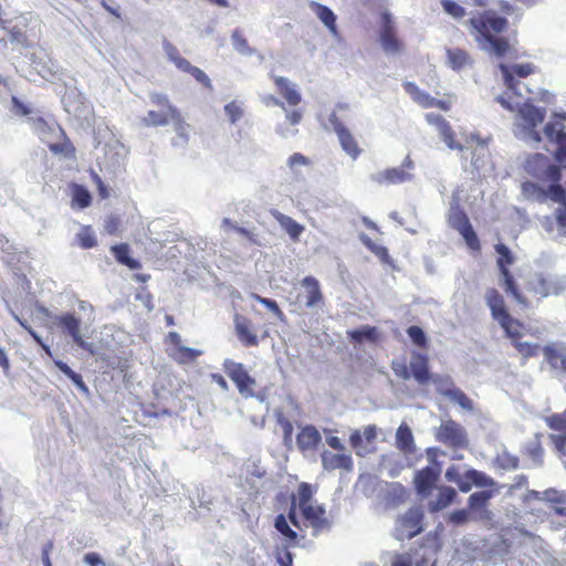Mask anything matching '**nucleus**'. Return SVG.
<instances>
[{"mask_svg":"<svg viewBox=\"0 0 566 566\" xmlns=\"http://www.w3.org/2000/svg\"><path fill=\"white\" fill-rule=\"evenodd\" d=\"M485 303L490 308L492 318L502 327L505 336L511 339V344L522 356L523 360L526 361L532 357H536L543 347L535 343L522 342L525 325L510 314L504 296L497 289L489 287L485 291Z\"/></svg>","mask_w":566,"mask_h":566,"instance_id":"1","label":"nucleus"},{"mask_svg":"<svg viewBox=\"0 0 566 566\" xmlns=\"http://www.w3.org/2000/svg\"><path fill=\"white\" fill-rule=\"evenodd\" d=\"M565 289V283L559 276L545 272H533L523 277L522 284L515 279L513 289L505 287L503 291L522 308H530L534 302L538 303L546 297L557 296Z\"/></svg>","mask_w":566,"mask_h":566,"instance_id":"2","label":"nucleus"},{"mask_svg":"<svg viewBox=\"0 0 566 566\" xmlns=\"http://www.w3.org/2000/svg\"><path fill=\"white\" fill-rule=\"evenodd\" d=\"M467 24L475 41L480 44L488 43L497 57H503L511 52L509 40L504 36H496L506 31L509 27L506 18L499 15L493 10H484L471 17Z\"/></svg>","mask_w":566,"mask_h":566,"instance_id":"3","label":"nucleus"},{"mask_svg":"<svg viewBox=\"0 0 566 566\" xmlns=\"http://www.w3.org/2000/svg\"><path fill=\"white\" fill-rule=\"evenodd\" d=\"M527 171L537 178L544 177L552 181L547 188H543L536 184H528L533 189L535 199L538 202H546L548 199L562 207L566 203V189L559 184L562 178L560 168L549 163V159L543 154H535L526 161Z\"/></svg>","mask_w":566,"mask_h":566,"instance_id":"4","label":"nucleus"},{"mask_svg":"<svg viewBox=\"0 0 566 566\" xmlns=\"http://www.w3.org/2000/svg\"><path fill=\"white\" fill-rule=\"evenodd\" d=\"M313 495L314 490L311 484L306 482L300 483L296 496H292V503L287 515L291 523L298 527V521L296 517V507L298 506L303 517L308 522V524L316 531H322L328 527L326 511L322 505L312 504Z\"/></svg>","mask_w":566,"mask_h":566,"instance_id":"5","label":"nucleus"},{"mask_svg":"<svg viewBox=\"0 0 566 566\" xmlns=\"http://www.w3.org/2000/svg\"><path fill=\"white\" fill-rule=\"evenodd\" d=\"M32 124L39 138L48 145L51 153L65 158L75 157L74 145L59 124L49 123L43 117L33 118Z\"/></svg>","mask_w":566,"mask_h":566,"instance_id":"6","label":"nucleus"},{"mask_svg":"<svg viewBox=\"0 0 566 566\" xmlns=\"http://www.w3.org/2000/svg\"><path fill=\"white\" fill-rule=\"evenodd\" d=\"M444 478L448 482L457 484L462 493H468L473 486L494 488L496 482L484 472L476 469H468L462 472L459 465L452 464L447 468Z\"/></svg>","mask_w":566,"mask_h":566,"instance_id":"7","label":"nucleus"},{"mask_svg":"<svg viewBox=\"0 0 566 566\" xmlns=\"http://www.w3.org/2000/svg\"><path fill=\"white\" fill-rule=\"evenodd\" d=\"M434 438L438 442L453 450H464L469 447L467 430L452 419L444 420L434 430Z\"/></svg>","mask_w":566,"mask_h":566,"instance_id":"8","label":"nucleus"},{"mask_svg":"<svg viewBox=\"0 0 566 566\" xmlns=\"http://www.w3.org/2000/svg\"><path fill=\"white\" fill-rule=\"evenodd\" d=\"M546 116L545 108L536 107L530 101L523 103L517 111V117L520 119V126L527 137L536 143L542 140V136L537 130Z\"/></svg>","mask_w":566,"mask_h":566,"instance_id":"9","label":"nucleus"},{"mask_svg":"<svg viewBox=\"0 0 566 566\" xmlns=\"http://www.w3.org/2000/svg\"><path fill=\"white\" fill-rule=\"evenodd\" d=\"M54 324L63 334L70 336L76 346L91 354L94 353L93 344L86 342L81 334V319L74 313L66 312L55 316Z\"/></svg>","mask_w":566,"mask_h":566,"instance_id":"10","label":"nucleus"},{"mask_svg":"<svg viewBox=\"0 0 566 566\" xmlns=\"http://www.w3.org/2000/svg\"><path fill=\"white\" fill-rule=\"evenodd\" d=\"M499 70L502 74L504 85L509 92H511L514 95L522 96V94L518 92L520 86V78H526L530 75H533L536 73L537 67L533 63H518V64H512L507 65L505 63H501L499 65Z\"/></svg>","mask_w":566,"mask_h":566,"instance_id":"11","label":"nucleus"},{"mask_svg":"<svg viewBox=\"0 0 566 566\" xmlns=\"http://www.w3.org/2000/svg\"><path fill=\"white\" fill-rule=\"evenodd\" d=\"M164 50L168 59L181 72L190 74L197 82L206 88H212L209 76L199 67L192 65L187 59L181 56L179 50L171 42H164Z\"/></svg>","mask_w":566,"mask_h":566,"instance_id":"12","label":"nucleus"},{"mask_svg":"<svg viewBox=\"0 0 566 566\" xmlns=\"http://www.w3.org/2000/svg\"><path fill=\"white\" fill-rule=\"evenodd\" d=\"M223 368L228 377L234 382L238 391L245 398L254 395L255 379L250 376L243 364L226 360Z\"/></svg>","mask_w":566,"mask_h":566,"instance_id":"13","label":"nucleus"},{"mask_svg":"<svg viewBox=\"0 0 566 566\" xmlns=\"http://www.w3.org/2000/svg\"><path fill=\"white\" fill-rule=\"evenodd\" d=\"M440 475L441 469L438 463L417 470L412 481L417 494L422 499L429 497L437 489Z\"/></svg>","mask_w":566,"mask_h":566,"instance_id":"14","label":"nucleus"},{"mask_svg":"<svg viewBox=\"0 0 566 566\" xmlns=\"http://www.w3.org/2000/svg\"><path fill=\"white\" fill-rule=\"evenodd\" d=\"M494 250L496 256V268L499 270L500 285L504 290L505 287L513 289V281L515 276L510 270V266L515 263V255L504 243H496Z\"/></svg>","mask_w":566,"mask_h":566,"instance_id":"15","label":"nucleus"},{"mask_svg":"<svg viewBox=\"0 0 566 566\" xmlns=\"http://www.w3.org/2000/svg\"><path fill=\"white\" fill-rule=\"evenodd\" d=\"M328 122L338 137L342 149L352 159H357L363 153V149L359 147L358 142L352 132L345 126L336 113H332L329 115Z\"/></svg>","mask_w":566,"mask_h":566,"instance_id":"16","label":"nucleus"},{"mask_svg":"<svg viewBox=\"0 0 566 566\" xmlns=\"http://www.w3.org/2000/svg\"><path fill=\"white\" fill-rule=\"evenodd\" d=\"M379 41L387 53H399L402 50V42L398 39L391 14L384 11L380 14Z\"/></svg>","mask_w":566,"mask_h":566,"instance_id":"17","label":"nucleus"},{"mask_svg":"<svg viewBox=\"0 0 566 566\" xmlns=\"http://www.w3.org/2000/svg\"><path fill=\"white\" fill-rule=\"evenodd\" d=\"M423 511L418 506L410 507L398 520L402 537L408 539L419 535L423 531Z\"/></svg>","mask_w":566,"mask_h":566,"instance_id":"18","label":"nucleus"},{"mask_svg":"<svg viewBox=\"0 0 566 566\" xmlns=\"http://www.w3.org/2000/svg\"><path fill=\"white\" fill-rule=\"evenodd\" d=\"M488 490L478 491L472 493L468 499V510L476 516L474 518L490 520L491 512L488 510L490 500L497 492V485L494 488H486Z\"/></svg>","mask_w":566,"mask_h":566,"instance_id":"19","label":"nucleus"},{"mask_svg":"<svg viewBox=\"0 0 566 566\" xmlns=\"http://www.w3.org/2000/svg\"><path fill=\"white\" fill-rule=\"evenodd\" d=\"M403 88L411 98L423 108L437 107L447 112L451 107L448 101L432 97L428 93L421 91L413 82L403 83Z\"/></svg>","mask_w":566,"mask_h":566,"instance_id":"20","label":"nucleus"},{"mask_svg":"<svg viewBox=\"0 0 566 566\" xmlns=\"http://www.w3.org/2000/svg\"><path fill=\"white\" fill-rule=\"evenodd\" d=\"M546 138L557 146L554 154L555 159L559 163L566 161V132L560 123H547L544 127Z\"/></svg>","mask_w":566,"mask_h":566,"instance_id":"21","label":"nucleus"},{"mask_svg":"<svg viewBox=\"0 0 566 566\" xmlns=\"http://www.w3.org/2000/svg\"><path fill=\"white\" fill-rule=\"evenodd\" d=\"M426 120L438 129L441 138L450 149H463L462 145L455 140V134L444 117L439 114L428 113Z\"/></svg>","mask_w":566,"mask_h":566,"instance_id":"22","label":"nucleus"},{"mask_svg":"<svg viewBox=\"0 0 566 566\" xmlns=\"http://www.w3.org/2000/svg\"><path fill=\"white\" fill-rule=\"evenodd\" d=\"M301 285L304 287L305 293L298 297L304 298V305L307 308L322 307L324 305L325 298L317 279L311 275L305 276L301 281Z\"/></svg>","mask_w":566,"mask_h":566,"instance_id":"23","label":"nucleus"},{"mask_svg":"<svg viewBox=\"0 0 566 566\" xmlns=\"http://www.w3.org/2000/svg\"><path fill=\"white\" fill-rule=\"evenodd\" d=\"M348 340L354 345H361L367 342L370 344H379L382 339V333L376 326L363 325L356 329L346 332Z\"/></svg>","mask_w":566,"mask_h":566,"instance_id":"24","label":"nucleus"},{"mask_svg":"<svg viewBox=\"0 0 566 566\" xmlns=\"http://www.w3.org/2000/svg\"><path fill=\"white\" fill-rule=\"evenodd\" d=\"M542 353L553 370L566 374V346L549 344L542 348Z\"/></svg>","mask_w":566,"mask_h":566,"instance_id":"25","label":"nucleus"},{"mask_svg":"<svg viewBox=\"0 0 566 566\" xmlns=\"http://www.w3.org/2000/svg\"><path fill=\"white\" fill-rule=\"evenodd\" d=\"M322 467L326 471L345 470L352 471L354 463L350 454L345 452L333 453L325 450L321 454Z\"/></svg>","mask_w":566,"mask_h":566,"instance_id":"26","label":"nucleus"},{"mask_svg":"<svg viewBox=\"0 0 566 566\" xmlns=\"http://www.w3.org/2000/svg\"><path fill=\"white\" fill-rule=\"evenodd\" d=\"M410 374L419 385L430 382L432 375L429 368V358L424 354L412 353L410 360Z\"/></svg>","mask_w":566,"mask_h":566,"instance_id":"27","label":"nucleus"},{"mask_svg":"<svg viewBox=\"0 0 566 566\" xmlns=\"http://www.w3.org/2000/svg\"><path fill=\"white\" fill-rule=\"evenodd\" d=\"M410 179V175L401 167L387 168L370 176L378 186L399 185Z\"/></svg>","mask_w":566,"mask_h":566,"instance_id":"28","label":"nucleus"},{"mask_svg":"<svg viewBox=\"0 0 566 566\" xmlns=\"http://www.w3.org/2000/svg\"><path fill=\"white\" fill-rule=\"evenodd\" d=\"M234 327L239 340L245 347H254L259 345V338L253 332V325L249 318L242 315H237L234 318Z\"/></svg>","mask_w":566,"mask_h":566,"instance_id":"29","label":"nucleus"},{"mask_svg":"<svg viewBox=\"0 0 566 566\" xmlns=\"http://www.w3.org/2000/svg\"><path fill=\"white\" fill-rule=\"evenodd\" d=\"M322 441L319 431L313 426L301 429L296 436V443L301 452L315 451Z\"/></svg>","mask_w":566,"mask_h":566,"instance_id":"30","label":"nucleus"},{"mask_svg":"<svg viewBox=\"0 0 566 566\" xmlns=\"http://www.w3.org/2000/svg\"><path fill=\"white\" fill-rule=\"evenodd\" d=\"M271 77L276 86L277 93L285 98L289 105L296 106L301 103L302 96L296 90L295 84L283 76L272 75Z\"/></svg>","mask_w":566,"mask_h":566,"instance_id":"31","label":"nucleus"},{"mask_svg":"<svg viewBox=\"0 0 566 566\" xmlns=\"http://www.w3.org/2000/svg\"><path fill=\"white\" fill-rule=\"evenodd\" d=\"M437 489V497L428 503V509L431 513H437L447 509L458 496L457 491L451 486L441 485Z\"/></svg>","mask_w":566,"mask_h":566,"instance_id":"32","label":"nucleus"},{"mask_svg":"<svg viewBox=\"0 0 566 566\" xmlns=\"http://www.w3.org/2000/svg\"><path fill=\"white\" fill-rule=\"evenodd\" d=\"M270 213L293 241L300 240L301 234L304 232V227L302 224L276 209H272Z\"/></svg>","mask_w":566,"mask_h":566,"instance_id":"33","label":"nucleus"},{"mask_svg":"<svg viewBox=\"0 0 566 566\" xmlns=\"http://www.w3.org/2000/svg\"><path fill=\"white\" fill-rule=\"evenodd\" d=\"M310 7L316 13L317 18L329 30V32L334 35H338L335 13L328 7L315 1H312Z\"/></svg>","mask_w":566,"mask_h":566,"instance_id":"34","label":"nucleus"},{"mask_svg":"<svg viewBox=\"0 0 566 566\" xmlns=\"http://www.w3.org/2000/svg\"><path fill=\"white\" fill-rule=\"evenodd\" d=\"M111 251H112L115 260L118 263L127 266L128 269L137 270V269L142 268L140 262L136 259H133L129 255L130 249L127 243L115 244L111 248Z\"/></svg>","mask_w":566,"mask_h":566,"instance_id":"35","label":"nucleus"},{"mask_svg":"<svg viewBox=\"0 0 566 566\" xmlns=\"http://www.w3.org/2000/svg\"><path fill=\"white\" fill-rule=\"evenodd\" d=\"M149 99L151 104L161 107L167 113H170V115H172V122H178L182 127L181 114L178 108L170 103L169 97L166 94L154 92L149 95Z\"/></svg>","mask_w":566,"mask_h":566,"instance_id":"36","label":"nucleus"},{"mask_svg":"<svg viewBox=\"0 0 566 566\" xmlns=\"http://www.w3.org/2000/svg\"><path fill=\"white\" fill-rule=\"evenodd\" d=\"M447 56L449 65L455 71L464 69L472 62L470 54L460 48L449 49L447 51Z\"/></svg>","mask_w":566,"mask_h":566,"instance_id":"37","label":"nucleus"},{"mask_svg":"<svg viewBox=\"0 0 566 566\" xmlns=\"http://www.w3.org/2000/svg\"><path fill=\"white\" fill-rule=\"evenodd\" d=\"M170 122H172V115L165 111H148L147 115L143 118V124L148 127L165 126Z\"/></svg>","mask_w":566,"mask_h":566,"instance_id":"38","label":"nucleus"},{"mask_svg":"<svg viewBox=\"0 0 566 566\" xmlns=\"http://www.w3.org/2000/svg\"><path fill=\"white\" fill-rule=\"evenodd\" d=\"M439 394L455 401L463 409H467V410L473 409V403H472L471 399L462 390H460L458 388H448V389L439 388Z\"/></svg>","mask_w":566,"mask_h":566,"instance_id":"39","label":"nucleus"},{"mask_svg":"<svg viewBox=\"0 0 566 566\" xmlns=\"http://www.w3.org/2000/svg\"><path fill=\"white\" fill-rule=\"evenodd\" d=\"M490 159V150L485 144L479 145L471 151V165L475 171H480Z\"/></svg>","mask_w":566,"mask_h":566,"instance_id":"40","label":"nucleus"},{"mask_svg":"<svg viewBox=\"0 0 566 566\" xmlns=\"http://www.w3.org/2000/svg\"><path fill=\"white\" fill-rule=\"evenodd\" d=\"M396 442L400 450L411 451L415 447L413 436L410 428L406 424H401L397 429Z\"/></svg>","mask_w":566,"mask_h":566,"instance_id":"41","label":"nucleus"},{"mask_svg":"<svg viewBox=\"0 0 566 566\" xmlns=\"http://www.w3.org/2000/svg\"><path fill=\"white\" fill-rule=\"evenodd\" d=\"M54 365L67 377L70 378L74 385L84 394L88 392V387L83 381V378L80 374L75 373L67 364L62 360H55Z\"/></svg>","mask_w":566,"mask_h":566,"instance_id":"42","label":"nucleus"},{"mask_svg":"<svg viewBox=\"0 0 566 566\" xmlns=\"http://www.w3.org/2000/svg\"><path fill=\"white\" fill-rule=\"evenodd\" d=\"M73 203L78 208L84 209L87 208L92 202L91 193L86 188L80 185H75L73 188Z\"/></svg>","mask_w":566,"mask_h":566,"instance_id":"43","label":"nucleus"},{"mask_svg":"<svg viewBox=\"0 0 566 566\" xmlns=\"http://www.w3.org/2000/svg\"><path fill=\"white\" fill-rule=\"evenodd\" d=\"M77 242L82 249H92L97 245L96 237L90 226L83 227L77 233Z\"/></svg>","mask_w":566,"mask_h":566,"instance_id":"44","label":"nucleus"},{"mask_svg":"<svg viewBox=\"0 0 566 566\" xmlns=\"http://www.w3.org/2000/svg\"><path fill=\"white\" fill-rule=\"evenodd\" d=\"M444 12L455 20H461L465 17V8L453 0H440Z\"/></svg>","mask_w":566,"mask_h":566,"instance_id":"45","label":"nucleus"},{"mask_svg":"<svg viewBox=\"0 0 566 566\" xmlns=\"http://www.w3.org/2000/svg\"><path fill=\"white\" fill-rule=\"evenodd\" d=\"M275 528L284 536L286 537L291 543H295L297 538V534L295 531H293L286 517L283 514H279L275 517L274 523Z\"/></svg>","mask_w":566,"mask_h":566,"instance_id":"46","label":"nucleus"},{"mask_svg":"<svg viewBox=\"0 0 566 566\" xmlns=\"http://www.w3.org/2000/svg\"><path fill=\"white\" fill-rule=\"evenodd\" d=\"M449 222L451 227L458 232H461L464 228L471 226L467 213L462 209L454 210L450 214Z\"/></svg>","mask_w":566,"mask_h":566,"instance_id":"47","label":"nucleus"},{"mask_svg":"<svg viewBox=\"0 0 566 566\" xmlns=\"http://www.w3.org/2000/svg\"><path fill=\"white\" fill-rule=\"evenodd\" d=\"M461 234V237L463 238L467 247L474 251V252H479L481 250V243H480V240L472 227V224L470 227H467L464 228L461 232H459Z\"/></svg>","mask_w":566,"mask_h":566,"instance_id":"48","label":"nucleus"},{"mask_svg":"<svg viewBox=\"0 0 566 566\" xmlns=\"http://www.w3.org/2000/svg\"><path fill=\"white\" fill-rule=\"evenodd\" d=\"M199 352L189 347L179 346L176 348L174 359L180 364H187L193 361L198 356Z\"/></svg>","mask_w":566,"mask_h":566,"instance_id":"49","label":"nucleus"},{"mask_svg":"<svg viewBox=\"0 0 566 566\" xmlns=\"http://www.w3.org/2000/svg\"><path fill=\"white\" fill-rule=\"evenodd\" d=\"M276 421L282 429L284 444L290 446L293 440L294 430L292 422L283 413L276 416Z\"/></svg>","mask_w":566,"mask_h":566,"instance_id":"50","label":"nucleus"},{"mask_svg":"<svg viewBox=\"0 0 566 566\" xmlns=\"http://www.w3.org/2000/svg\"><path fill=\"white\" fill-rule=\"evenodd\" d=\"M252 297L260 304L264 305L268 310H270L280 321H284L285 315L274 300L263 297L259 294H253Z\"/></svg>","mask_w":566,"mask_h":566,"instance_id":"51","label":"nucleus"},{"mask_svg":"<svg viewBox=\"0 0 566 566\" xmlns=\"http://www.w3.org/2000/svg\"><path fill=\"white\" fill-rule=\"evenodd\" d=\"M407 334L412 343L419 347H427V336L421 327L412 325L408 327Z\"/></svg>","mask_w":566,"mask_h":566,"instance_id":"52","label":"nucleus"},{"mask_svg":"<svg viewBox=\"0 0 566 566\" xmlns=\"http://www.w3.org/2000/svg\"><path fill=\"white\" fill-rule=\"evenodd\" d=\"M360 240L361 242L364 243V245L369 250L371 251L373 253H375L377 256L381 258V259H385L388 256V250L387 248L385 247H381V245H378L376 244L369 237H367L366 234H363L360 237Z\"/></svg>","mask_w":566,"mask_h":566,"instance_id":"53","label":"nucleus"},{"mask_svg":"<svg viewBox=\"0 0 566 566\" xmlns=\"http://www.w3.org/2000/svg\"><path fill=\"white\" fill-rule=\"evenodd\" d=\"M391 369L394 374L402 380H408L411 377L410 367H408L403 360H392Z\"/></svg>","mask_w":566,"mask_h":566,"instance_id":"54","label":"nucleus"},{"mask_svg":"<svg viewBox=\"0 0 566 566\" xmlns=\"http://www.w3.org/2000/svg\"><path fill=\"white\" fill-rule=\"evenodd\" d=\"M224 112L232 124L237 123L243 115V111L237 102H230L224 106Z\"/></svg>","mask_w":566,"mask_h":566,"instance_id":"55","label":"nucleus"},{"mask_svg":"<svg viewBox=\"0 0 566 566\" xmlns=\"http://www.w3.org/2000/svg\"><path fill=\"white\" fill-rule=\"evenodd\" d=\"M547 424L551 429L560 431L563 433L566 432V417L562 415H553L547 418Z\"/></svg>","mask_w":566,"mask_h":566,"instance_id":"56","label":"nucleus"},{"mask_svg":"<svg viewBox=\"0 0 566 566\" xmlns=\"http://www.w3.org/2000/svg\"><path fill=\"white\" fill-rule=\"evenodd\" d=\"M232 42H233V46L237 51H239L241 53H245L249 51L248 40L244 38V35L242 34L241 31L235 30L232 33Z\"/></svg>","mask_w":566,"mask_h":566,"instance_id":"57","label":"nucleus"},{"mask_svg":"<svg viewBox=\"0 0 566 566\" xmlns=\"http://www.w3.org/2000/svg\"><path fill=\"white\" fill-rule=\"evenodd\" d=\"M233 230L240 234L241 237H243L244 239H247L251 244L253 245H261V241L260 239L258 238V235L255 233H253L252 231L243 228V227H239V226H233Z\"/></svg>","mask_w":566,"mask_h":566,"instance_id":"58","label":"nucleus"},{"mask_svg":"<svg viewBox=\"0 0 566 566\" xmlns=\"http://www.w3.org/2000/svg\"><path fill=\"white\" fill-rule=\"evenodd\" d=\"M120 228V219L117 216H109L105 220V230L108 234H117Z\"/></svg>","mask_w":566,"mask_h":566,"instance_id":"59","label":"nucleus"},{"mask_svg":"<svg viewBox=\"0 0 566 566\" xmlns=\"http://www.w3.org/2000/svg\"><path fill=\"white\" fill-rule=\"evenodd\" d=\"M430 381H432L437 386L438 391H439V388H442V389L454 388L453 382L449 376L443 377V376H439V375H436V376L432 375V378Z\"/></svg>","mask_w":566,"mask_h":566,"instance_id":"60","label":"nucleus"},{"mask_svg":"<svg viewBox=\"0 0 566 566\" xmlns=\"http://www.w3.org/2000/svg\"><path fill=\"white\" fill-rule=\"evenodd\" d=\"M469 510L461 509L453 511L450 515V521L455 524H463L469 520Z\"/></svg>","mask_w":566,"mask_h":566,"instance_id":"61","label":"nucleus"},{"mask_svg":"<svg viewBox=\"0 0 566 566\" xmlns=\"http://www.w3.org/2000/svg\"><path fill=\"white\" fill-rule=\"evenodd\" d=\"M549 439L553 441L557 451L565 453L566 450V432L562 434H552Z\"/></svg>","mask_w":566,"mask_h":566,"instance_id":"62","label":"nucleus"},{"mask_svg":"<svg viewBox=\"0 0 566 566\" xmlns=\"http://www.w3.org/2000/svg\"><path fill=\"white\" fill-rule=\"evenodd\" d=\"M287 164L291 168L295 166H304L308 164V159L301 153H294L292 156H290Z\"/></svg>","mask_w":566,"mask_h":566,"instance_id":"63","label":"nucleus"},{"mask_svg":"<svg viewBox=\"0 0 566 566\" xmlns=\"http://www.w3.org/2000/svg\"><path fill=\"white\" fill-rule=\"evenodd\" d=\"M277 563L280 566H293V554L285 549L282 554L277 556Z\"/></svg>","mask_w":566,"mask_h":566,"instance_id":"64","label":"nucleus"}]
</instances>
